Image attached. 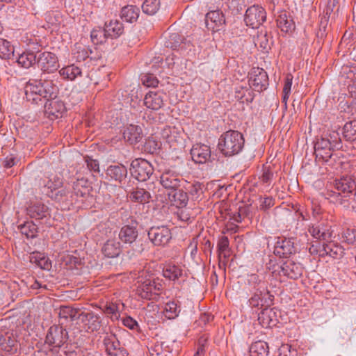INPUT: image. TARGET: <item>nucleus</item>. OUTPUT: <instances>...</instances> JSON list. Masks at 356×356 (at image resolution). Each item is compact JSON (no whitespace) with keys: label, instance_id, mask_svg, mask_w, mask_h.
I'll list each match as a JSON object with an SVG mask.
<instances>
[{"label":"nucleus","instance_id":"35","mask_svg":"<svg viewBox=\"0 0 356 356\" xmlns=\"http://www.w3.org/2000/svg\"><path fill=\"white\" fill-rule=\"evenodd\" d=\"M273 42V37L270 34H268L267 31H263L262 30L258 33L254 40L255 44L259 45V47L266 52H268V50L270 49Z\"/></svg>","mask_w":356,"mask_h":356},{"label":"nucleus","instance_id":"22","mask_svg":"<svg viewBox=\"0 0 356 356\" xmlns=\"http://www.w3.org/2000/svg\"><path fill=\"white\" fill-rule=\"evenodd\" d=\"M308 232L317 241L323 242L331 240L332 233L323 224H312L308 226Z\"/></svg>","mask_w":356,"mask_h":356},{"label":"nucleus","instance_id":"12","mask_svg":"<svg viewBox=\"0 0 356 356\" xmlns=\"http://www.w3.org/2000/svg\"><path fill=\"white\" fill-rule=\"evenodd\" d=\"M181 178L179 175L171 170L163 172L160 177V184L168 192H173L181 186Z\"/></svg>","mask_w":356,"mask_h":356},{"label":"nucleus","instance_id":"54","mask_svg":"<svg viewBox=\"0 0 356 356\" xmlns=\"http://www.w3.org/2000/svg\"><path fill=\"white\" fill-rule=\"evenodd\" d=\"M104 312L111 315L113 320H118L120 316L118 305L116 303H109L106 305Z\"/></svg>","mask_w":356,"mask_h":356},{"label":"nucleus","instance_id":"18","mask_svg":"<svg viewBox=\"0 0 356 356\" xmlns=\"http://www.w3.org/2000/svg\"><path fill=\"white\" fill-rule=\"evenodd\" d=\"M63 185L62 179L56 175H44L39 180V186L47 189L46 194H51L58 190Z\"/></svg>","mask_w":356,"mask_h":356},{"label":"nucleus","instance_id":"25","mask_svg":"<svg viewBox=\"0 0 356 356\" xmlns=\"http://www.w3.org/2000/svg\"><path fill=\"white\" fill-rule=\"evenodd\" d=\"M18 349V343L15 337L6 334L0 336V351L3 354H15Z\"/></svg>","mask_w":356,"mask_h":356},{"label":"nucleus","instance_id":"6","mask_svg":"<svg viewBox=\"0 0 356 356\" xmlns=\"http://www.w3.org/2000/svg\"><path fill=\"white\" fill-rule=\"evenodd\" d=\"M131 173L139 181H145L152 175L154 169L149 161L138 157L131 163Z\"/></svg>","mask_w":356,"mask_h":356},{"label":"nucleus","instance_id":"52","mask_svg":"<svg viewBox=\"0 0 356 356\" xmlns=\"http://www.w3.org/2000/svg\"><path fill=\"white\" fill-rule=\"evenodd\" d=\"M186 189L192 196V198L197 199L202 193V184L199 181H195L193 184H189L188 186L186 187Z\"/></svg>","mask_w":356,"mask_h":356},{"label":"nucleus","instance_id":"58","mask_svg":"<svg viewBox=\"0 0 356 356\" xmlns=\"http://www.w3.org/2000/svg\"><path fill=\"white\" fill-rule=\"evenodd\" d=\"M273 177V173L270 170L269 166L264 165V172L259 177L261 181L266 184H270Z\"/></svg>","mask_w":356,"mask_h":356},{"label":"nucleus","instance_id":"26","mask_svg":"<svg viewBox=\"0 0 356 356\" xmlns=\"http://www.w3.org/2000/svg\"><path fill=\"white\" fill-rule=\"evenodd\" d=\"M138 236L136 225H124L119 232L118 236L120 241L125 244H132L136 241Z\"/></svg>","mask_w":356,"mask_h":356},{"label":"nucleus","instance_id":"44","mask_svg":"<svg viewBox=\"0 0 356 356\" xmlns=\"http://www.w3.org/2000/svg\"><path fill=\"white\" fill-rule=\"evenodd\" d=\"M275 316V312L273 309L264 307L262 312L259 314V321L263 326H270L275 325V321L273 318Z\"/></svg>","mask_w":356,"mask_h":356},{"label":"nucleus","instance_id":"2","mask_svg":"<svg viewBox=\"0 0 356 356\" xmlns=\"http://www.w3.org/2000/svg\"><path fill=\"white\" fill-rule=\"evenodd\" d=\"M355 191V179L350 176L343 175L330 182V186L327 185V190L323 195L330 202L348 208L353 200Z\"/></svg>","mask_w":356,"mask_h":356},{"label":"nucleus","instance_id":"39","mask_svg":"<svg viewBox=\"0 0 356 356\" xmlns=\"http://www.w3.org/2000/svg\"><path fill=\"white\" fill-rule=\"evenodd\" d=\"M79 312L77 309L72 308L70 306H60L58 312L60 320L67 321L70 319L73 321L79 318Z\"/></svg>","mask_w":356,"mask_h":356},{"label":"nucleus","instance_id":"50","mask_svg":"<svg viewBox=\"0 0 356 356\" xmlns=\"http://www.w3.org/2000/svg\"><path fill=\"white\" fill-rule=\"evenodd\" d=\"M211 153L210 147L202 143L193 145L190 152L191 156H211Z\"/></svg>","mask_w":356,"mask_h":356},{"label":"nucleus","instance_id":"62","mask_svg":"<svg viewBox=\"0 0 356 356\" xmlns=\"http://www.w3.org/2000/svg\"><path fill=\"white\" fill-rule=\"evenodd\" d=\"M293 79V76L291 73H289L286 75L283 87V93H291Z\"/></svg>","mask_w":356,"mask_h":356},{"label":"nucleus","instance_id":"36","mask_svg":"<svg viewBox=\"0 0 356 356\" xmlns=\"http://www.w3.org/2000/svg\"><path fill=\"white\" fill-rule=\"evenodd\" d=\"M129 197L134 202L145 204L149 202L151 195L149 191L144 188H136L130 192Z\"/></svg>","mask_w":356,"mask_h":356},{"label":"nucleus","instance_id":"53","mask_svg":"<svg viewBox=\"0 0 356 356\" xmlns=\"http://www.w3.org/2000/svg\"><path fill=\"white\" fill-rule=\"evenodd\" d=\"M141 81L144 86L152 88L156 87L159 83L156 76L151 73H147L142 75Z\"/></svg>","mask_w":356,"mask_h":356},{"label":"nucleus","instance_id":"48","mask_svg":"<svg viewBox=\"0 0 356 356\" xmlns=\"http://www.w3.org/2000/svg\"><path fill=\"white\" fill-rule=\"evenodd\" d=\"M218 257L222 254L224 258L227 259L229 257V241L227 236H222L218 242Z\"/></svg>","mask_w":356,"mask_h":356},{"label":"nucleus","instance_id":"14","mask_svg":"<svg viewBox=\"0 0 356 356\" xmlns=\"http://www.w3.org/2000/svg\"><path fill=\"white\" fill-rule=\"evenodd\" d=\"M296 252L294 238H279L274 248V254L280 257H288Z\"/></svg>","mask_w":356,"mask_h":356},{"label":"nucleus","instance_id":"5","mask_svg":"<svg viewBox=\"0 0 356 356\" xmlns=\"http://www.w3.org/2000/svg\"><path fill=\"white\" fill-rule=\"evenodd\" d=\"M162 289L163 284L160 282L154 279H147L138 285L136 294L142 299L156 300Z\"/></svg>","mask_w":356,"mask_h":356},{"label":"nucleus","instance_id":"24","mask_svg":"<svg viewBox=\"0 0 356 356\" xmlns=\"http://www.w3.org/2000/svg\"><path fill=\"white\" fill-rule=\"evenodd\" d=\"M79 318L84 323L87 332H92L99 329V317L93 312H81L79 314Z\"/></svg>","mask_w":356,"mask_h":356},{"label":"nucleus","instance_id":"45","mask_svg":"<svg viewBox=\"0 0 356 356\" xmlns=\"http://www.w3.org/2000/svg\"><path fill=\"white\" fill-rule=\"evenodd\" d=\"M91 41L95 44H102L108 38L105 28L96 27L94 28L90 33Z\"/></svg>","mask_w":356,"mask_h":356},{"label":"nucleus","instance_id":"49","mask_svg":"<svg viewBox=\"0 0 356 356\" xmlns=\"http://www.w3.org/2000/svg\"><path fill=\"white\" fill-rule=\"evenodd\" d=\"M159 6V0H145L142 5V10L143 13L152 15L158 11Z\"/></svg>","mask_w":356,"mask_h":356},{"label":"nucleus","instance_id":"37","mask_svg":"<svg viewBox=\"0 0 356 356\" xmlns=\"http://www.w3.org/2000/svg\"><path fill=\"white\" fill-rule=\"evenodd\" d=\"M268 343L264 341H257L252 343L250 347V356H268Z\"/></svg>","mask_w":356,"mask_h":356},{"label":"nucleus","instance_id":"23","mask_svg":"<svg viewBox=\"0 0 356 356\" xmlns=\"http://www.w3.org/2000/svg\"><path fill=\"white\" fill-rule=\"evenodd\" d=\"M26 213L30 218L36 220H41L49 216L48 207L40 202L31 203L26 208Z\"/></svg>","mask_w":356,"mask_h":356},{"label":"nucleus","instance_id":"15","mask_svg":"<svg viewBox=\"0 0 356 356\" xmlns=\"http://www.w3.org/2000/svg\"><path fill=\"white\" fill-rule=\"evenodd\" d=\"M341 143L336 142L334 144L327 138H321L314 144V156H332V151L341 148Z\"/></svg>","mask_w":356,"mask_h":356},{"label":"nucleus","instance_id":"59","mask_svg":"<svg viewBox=\"0 0 356 356\" xmlns=\"http://www.w3.org/2000/svg\"><path fill=\"white\" fill-rule=\"evenodd\" d=\"M123 325L132 330L140 331L138 322L130 316H127L122 320Z\"/></svg>","mask_w":356,"mask_h":356},{"label":"nucleus","instance_id":"38","mask_svg":"<svg viewBox=\"0 0 356 356\" xmlns=\"http://www.w3.org/2000/svg\"><path fill=\"white\" fill-rule=\"evenodd\" d=\"M103 343L108 356H110V353H113L115 349L121 346L117 336L112 333L106 334L104 338Z\"/></svg>","mask_w":356,"mask_h":356},{"label":"nucleus","instance_id":"16","mask_svg":"<svg viewBox=\"0 0 356 356\" xmlns=\"http://www.w3.org/2000/svg\"><path fill=\"white\" fill-rule=\"evenodd\" d=\"M122 132L124 141L130 145L139 143L143 137V129L139 125L129 124L123 128Z\"/></svg>","mask_w":356,"mask_h":356},{"label":"nucleus","instance_id":"21","mask_svg":"<svg viewBox=\"0 0 356 356\" xmlns=\"http://www.w3.org/2000/svg\"><path fill=\"white\" fill-rule=\"evenodd\" d=\"M165 95L160 92L149 91L144 98L145 106L152 110H159L163 106V97Z\"/></svg>","mask_w":356,"mask_h":356},{"label":"nucleus","instance_id":"31","mask_svg":"<svg viewBox=\"0 0 356 356\" xmlns=\"http://www.w3.org/2000/svg\"><path fill=\"white\" fill-rule=\"evenodd\" d=\"M106 33L108 38L114 39L120 36L124 31V26L121 22L115 19L104 25Z\"/></svg>","mask_w":356,"mask_h":356},{"label":"nucleus","instance_id":"29","mask_svg":"<svg viewBox=\"0 0 356 356\" xmlns=\"http://www.w3.org/2000/svg\"><path fill=\"white\" fill-rule=\"evenodd\" d=\"M183 275V268L180 265L169 263L163 268V275L166 279L176 281Z\"/></svg>","mask_w":356,"mask_h":356},{"label":"nucleus","instance_id":"40","mask_svg":"<svg viewBox=\"0 0 356 356\" xmlns=\"http://www.w3.org/2000/svg\"><path fill=\"white\" fill-rule=\"evenodd\" d=\"M127 173V168L123 165H111L106 170V174L111 178L120 181Z\"/></svg>","mask_w":356,"mask_h":356},{"label":"nucleus","instance_id":"7","mask_svg":"<svg viewBox=\"0 0 356 356\" xmlns=\"http://www.w3.org/2000/svg\"><path fill=\"white\" fill-rule=\"evenodd\" d=\"M150 241L156 246H165L172 239L170 228L165 225L153 226L147 232Z\"/></svg>","mask_w":356,"mask_h":356},{"label":"nucleus","instance_id":"4","mask_svg":"<svg viewBox=\"0 0 356 356\" xmlns=\"http://www.w3.org/2000/svg\"><path fill=\"white\" fill-rule=\"evenodd\" d=\"M35 65L42 72L48 74L54 73L59 68L56 55L47 51H37Z\"/></svg>","mask_w":356,"mask_h":356},{"label":"nucleus","instance_id":"8","mask_svg":"<svg viewBox=\"0 0 356 356\" xmlns=\"http://www.w3.org/2000/svg\"><path fill=\"white\" fill-rule=\"evenodd\" d=\"M266 19V12L263 7L259 5H253L245 11L244 21L247 26L252 29L259 28Z\"/></svg>","mask_w":356,"mask_h":356},{"label":"nucleus","instance_id":"51","mask_svg":"<svg viewBox=\"0 0 356 356\" xmlns=\"http://www.w3.org/2000/svg\"><path fill=\"white\" fill-rule=\"evenodd\" d=\"M247 284L250 291L262 289V286H266L265 282L261 280L257 274L254 273L248 276Z\"/></svg>","mask_w":356,"mask_h":356},{"label":"nucleus","instance_id":"17","mask_svg":"<svg viewBox=\"0 0 356 356\" xmlns=\"http://www.w3.org/2000/svg\"><path fill=\"white\" fill-rule=\"evenodd\" d=\"M303 272V267L300 263L291 260L284 261L280 266V273L290 279L296 280L300 277Z\"/></svg>","mask_w":356,"mask_h":356},{"label":"nucleus","instance_id":"20","mask_svg":"<svg viewBox=\"0 0 356 356\" xmlns=\"http://www.w3.org/2000/svg\"><path fill=\"white\" fill-rule=\"evenodd\" d=\"M321 252H323L320 253V257L329 256L337 259L341 258L344 254V249L331 240L323 242Z\"/></svg>","mask_w":356,"mask_h":356},{"label":"nucleus","instance_id":"41","mask_svg":"<svg viewBox=\"0 0 356 356\" xmlns=\"http://www.w3.org/2000/svg\"><path fill=\"white\" fill-rule=\"evenodd\" d=\"M161 147V143L154 138H148L143 146L144 153L158 154Z\"/></svg>","mask_w":356,"mask_h":356},{"label":"nucleus","instance_id":"47","mask_svg":"<svg viewBox=\"0 0 356 356\" xmlns=\"http://www.w3.org/2000/svg\"><path fill=\"white\" fill-rule=\"evenodd\" d=\"M343 135L346 140H354L356 139V120L348 122L343 126Z\"/></svg>","mask_w":356,"mask_h":356},{"label":"nucleus","instance_id":"43","mask_svg":"<svg viewBox=\"0 0 356 356\" xmlns=\"http://www.w3.org/2000/svg\"><path fill=\"white\" fill-rule=\"evenodd\" d=\"M180 311V306L177 305V302L173 300L165 303L163 314L168 319L171 320L176 318L179 316Z\"/></svg>","mask_w":356,"mask_h":356},{"label":"nucleus","instance_id":"19","mask_svg":"<svg viewBox=\"0 0 356 356\" xmlns=\"http://www.w3.org/2000/svg\"><path fill=\"white\" fill-rule=\"evenodd\" d=\"M276 23L277 26L281 31L286 33H292L296 29V24L292 16L286 10H282L278 13Z\"/></svg>","mask_w":356,"mask_h":356},{"label":"nucleus","instance_id":"3","mask_svg":"<svg viewBox=\"0 0 356 356\" xmlns=\"http://www.w3.org/2000/svg\"><path fill=\"white\" fill-rule=\"evenodd\" d=\"M243 135L238 131L229 130L222 134L218 139V149L224 156L238 154L244 145Z\"/></svg>","mask_w":356,"mask_h":356},{"label":"nucleus","instance_id":"46","mask_svg":"<svg viewBox=\"0 0 356 356\" xmlns=\"http://www.w3.org/2000/svg\"><path fill=\"white\" fill-rule=\"evenodd\" d=\"M14 55V47L4 39L0 38V58L10 59Z\"/></svg>","mask_w":356,"mask_h":356},{"label":"nucleus","instance_id":"32","mask_svg":"<svg viewBox=\"0 0 356 356\" xmlns=\"http://www.w3.org/2000/svg\"><path fill=\"white\" fill-rule=\"evenodd\" d=\"M140 14L138 7L133 5L124 6L120 13L122 19L129 23H134L137 21Z\"/></svg>","mask_w":356,"mask_h":356},{"label":"nucleus","instance_id":"11","mask_svg":"<svg viewBox=\"0 0 356 356\" xmlns=\"http://www.w3.org/2000/svg\"><path fill=\"white\" fill-rule=\"evenodd\" d=\"M269 84L267 72L262 68H253L249 79V85L257 92L265 90Z\"/></svg>","mask_w":356,"mask_h":356},{"label":"nucleus","instance_id":"34","mask_svg":"<svg viewBox=\"0 0 356 356\" xmlns=\"http://www.w3.org/2000/svg\"><path fill=\"white\" fill-rule=\"evenodd\" d=\"M92 50L81 44H76L72 51L73 58L76 62H81L90 58V60L96 59L95 57L90 56Z\"/></svg>","mask_w":356,"mask_h":356},{"label":"nucleus","instance_id":"42","mask_svg":"<svg viewBox=\"0 0 356 356\" xmlns=\"http://www.w3.org/2000/svg\"><path fill=\"white\" fill-rule=\"evenodd\" d=\"M20 232L27 238H33L37 236L38 227L32 221H28L18 226Z\"/></svg>","mask_w":356,"mask_h":356},{"label":"nucleus","instance_id":"1","mask_svg":"<svg viewBox=\"0 0 356 356\" xmlns=\"http://www.w3.org/2000/svg\"><path fill=\"white\" fill-rule=\"evenodd\" d=\"M58 87L53 80L40 79H30L25 86V97L33 104H44L45 113L51 120L62 117L66 111L65 104L55 100L58 93Z\"/></svg>","mask_w":356,"mask_h":356},{"label":"nucleus","instance_id":"27","mask_svg":"<svg viewBox=\"0 0 356 356\" xmlns=\"http://www.w3.org/2000/svg\"><path fill=\"white\" fill-rule=\"evenodd\" d=\"M104 255L108 258L118 257L121 252V245L116 238L108 239L102 248Z\"/></svg>","mask_w":356,"mask_h":356},{"label":"nucleus","instance_id":"33","mask_svg":"<svg viewBox=\"0 0 356 356\" xmlns=\"http://www.w3.org/2000/svg\"><path fill=\"white\" fill-rule=\"evenodd\" d=\"M59 74L65 79L74 81L82 76V71L79 67L72 64L60 69Z\"/></svg>","mask_w":356,"mask_h":356},{"label":"nucleus","instance_id":"30","mask_svg":"<svg viewBox=\"0 0 356 356\" xmlns=\"http://www.w3.org/2000/svg\"><path fill=\"white\" fill-rule=\"evenodd\" d=\"M168 196L169 200L179 208L186 207L188 201L187 193L179 188L173 192H168Z\"/></svg>","mask_w":356,"mask_h":356},{"label":"nucleus","instance_id":"55","mask_svg":"<svg viewBox=\"0 0 356 356\" xmlns=\"http://www.w3.org/2000/svg\"><path fill=\"white\" fill-rule=\"evenodd\" d=\"M70 190L66 188H61L60 190H58L55 193L54 192L51 194H48V196L50 197L51 199L55 200L56 201L60 202L66 199L67 196L70 195Z\"/></svg>","mask_w":356,"mask_h":356},{"label":"nucleus","instance_id":"64","mask_svg":"<svg viewBox=\"0 0 356 356\" xmlns=\"http://www.w3.org/2000/svg\"><path fill=\"white\" fill-rule=\"evenodd\" d=\"M191 161L198 165V168L201 170H204L205 167H207L208 165L207 163V157H191Z\"/></svg>","mask_w":356,"mask_h":356},{"label":"nucleus","instance_id":"56","mask_svg":"<svg viewBox=\"0 0 356 356\" xmlns=\"http://www.w3.org/2000/svg\"><path fill=\"white\" fill-rule=\"evenodd\" d=\"M343 238L345 242L348 244H353L356 242V229H346L343 234Z\"/></svg>","mask_w":356,"mask_h":356},{"label":"nucleus","instance_id":"9","mask_svg":"<svg viewBox=\"0 0 356 356\" xmlns=\"http://www.w3.org/2000/svg\"><path fill=\"white\" fill-rule=\"evenodd\" d=\"M68 334L65 328L59 325H54L49 329L45 343L53 348L61 347L67 340Z\"/></svg>","mask_w":356,"mask_h":356},{"label":"nucleus","instance_id":"28","mask_svg":"<svg viewBox=\"0 0 356 356\" xmlns=\"http://www.w3.org/2000/svg\"><path fill=\"white\" fill-rule=\"evenodd\" d=\"M36 56L37 51L26 50L17 56L16 62L19 66L29 69L35 65Z\"/></svg>","mask_w":356,"mask_h":356},{"label":"nucleus","instance_id":"57","mask_svg":"<svg viewBox=\"0 0 356 356\" xmlns=\"http://www.w3.org/2000/svg\"><path fill=\"white\" fill-rule=\"evenodd\" d=\"M93 231L97 235H99L102 238H103L104 236H108V234L112 232L111 229L107 227L104 223L99 224Z\"/></svg>","mask_w":356,"mask_h":356},{"label":"nucleus","instance_id":"10","mask_svg":"<svg viewBox=\"0 0 356 356\" xmlns=\"http://www.w3.org/2000/svg\"><path fill=\"white\" fill-rule=\"evenodd\" d=\"M252 291V296L249 299V303L252 307H268L273 305L274 296L267 289L266 286H262V289Z\"/></svg>","mask_w":356,"mask_h":356},{"label":"nucleus","instance_id":"61","mask_svg":"<svg viewBox=\"0 0 356 356\" xmlns=\"http://www.w3.org/2000/svg\"><path fill=\"white\" fill-rule=\"evenodd\" d=\"M181 42V37L177 33H172L170 36V39L168 42L167 47H170L172 49H176L178 47Z\"/></svg>","mask_w":356,"mask_h":356},{"label":"nucleus","instance_id":"60","mask_svg":"<svg viewBox=\"0 0 356 356\" xmlns=\"http://www.w3.org/2000/svg\"><path fill=\"white\" fill-rule=\"evenodd\" d=\"M85 162L86 163L88 168L95 172H99V163L97 159H93L92 157H84Z\"/></svg>","mask_w":356,"mask_h":356},{"label":"nucleus","instance_id":"13","mask_svg":"<svg viewBox=\"0 0 356 356\" xmlns=\"http://www.w3.org/2000/svg\"><path fill=\"white\" fill-rule=\"evenodd\" d=\"M206 26L209 30L217 31L225 24V15L220 10L209 11L205 16Z\"/></svg>","mask_w":356,"mask_h":356},{"label":"nucleus","instance_id":"63","mask_svg":"<svg viewBox=\"0 0 356 356\" xmlns=\"http://www.w3.org/2000/svg\"><path fill=\"white\" fill-rule=\"evenodd\" d=\"M213 316L209 313H203L201 314L199 319L197 320L198 325L200 326H203L207 325L208 323L213 321Z\"/></svg>","mask_w":356,"mask_h":356}]
</instances>
